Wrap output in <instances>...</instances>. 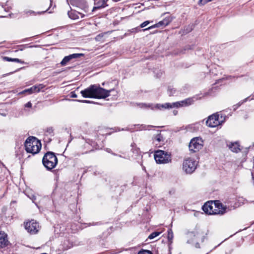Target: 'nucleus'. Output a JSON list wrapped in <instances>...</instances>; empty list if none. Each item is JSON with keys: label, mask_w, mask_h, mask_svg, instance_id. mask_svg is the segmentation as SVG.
Masks as SVG:
<instances>
[{"label": "nucleus", "mask_w": 254, "mask_h": 254, "mask_svg": "<svg viewBox=\"0 0 254 254\" xmlns=\"http://www.w3.org/2000/svg\"><path fill=\"white\" fill-rule=\"evenodd\" d=\"M197 163L194 159L188 158L184 160L183 169L187 174H191L196 168Z\"/></svg>", "instance_id": "nucleus-8"}, {"label": "nucleus", "mask_w": 254, "mask_h": 254, "mask_svg": "<svg viewBox=\"0 0 254 254\" xmlns=\"http://www.w3.org/2000/svg\"><path fill=\"white\" fill-rule=\"evenodd\" d=\"M203 146V140L199 137H194L191 139L189 144L190 151L196 152L201 149Z\"/></svg>", "instance_id": "nucleus-9"}, {"label": "nucleus", "mask_w": 254, "mask_h": 254, "mask_svg": "<svg viewBox=\"0 0 254 254\" xmlns=\"http://www.w3.org/2000/svg\"><path fill=\"white\" fill-rule=\"evenodd\" d=\"M164 140L165 138L161 133L157 134L153 138V143L156 145H158V147L161 146L163 144Z\"/></svg>", "instance_id": "nucleus-16"}, {"label": "nucleus", "mask_w": 254, "mask_h": 254, "mask_svg": "<svg viewBox=\"0 0 254 254\" xmlns=\"http://www.w3.org/2000/svg\"><path fill=\"white\" fill-rule=\"evenodd\" d=\"M138 30H139V27H136V28L135 29H132V30H135V31H137Z\"/></svg>", "instance_id": "nucleus-38"}, {"label": "nucleus", "mask_w": 254, "mask_h": 254, "mask_svg": "<svg viewBox=\"0 0 254 254\" xmlns=\"http://www.w3.org/2000/svg\"><path fill=\"white\" fill-rule=\"evenodd\" d=\"M253 169H254V168H253Z\"/></svg>", "instance_id": "nucleus-41"}, {"label": "nucleus", "mask_w": 254, "mask_h": 254, "mask_svg": "<svg viewBox=\"0 0 254 254\" xmlns=\"http://www.w3.org/2000/svg\"><path fill=\"white\" fill-rule=\"evenodd\" d=\"M106 151L107 152H108V153H112V150H111V149H110V148H106Z\"/></svg>", "instance_id": "nucleus-35"}, {"label": "nucleus", "mask_w": 254, "mask_h": 254, "mask_svg": "<svg viewBox=\"0 0 254 254\" xmlns=\"http://www.w3.org/2000/svg\"><path fill=\"white\" fill-rule=\"evenodd\" d=\"M154 159L158 164H166L171 161V154L165 151L158 150L155 152Z\"/></svg>", "instance_id": "nucleus-7"}, {"label": "nucleus", "mask_w": 254, "mask_h": 254, "mask_svg": "<svg viewBox=\"0 0 254 254\" xmlns=\"http://www.w3.org/2000/svg\"><path fill=\"white\" fill-rule=\"evenodd\" d=\"M161 232H154L152 233L151 234H150L148 237V239H153L154 238H156V237L158 236Z\"/></svg>", "instance_id": "nucleus-23"}, {"label": "nucleus", "mask_w": 254, "mask_h": 254, "mask_svg": "<svg viewBox=\"0 0 254 254\" xmlns=\"http://www.w3.org/2000/svg\"><path fill=\"white\" fill-rule=\"evenodd\" d=\"M0 114L2 116H4V117L6 116V113H0Z\"/></svg>", "instance_id": "nucleus-36"}, {"label": "nucleus", "mask_w": 254, "mask_h": 254, "mask_svg": "<svg viewBox=\"0 0 254 254\" xmlns=\"http://www.w3.org/2000/svg\"><path fill=\"white\" fill-rule=\"evenodd\" d=\"M187 236L188 238L187 243L194 244L195 247L196 248H200L199 243L197 242L198 239L200 238L201 242H203L205 238V237L202 235L201 231L198 229H195L193 231L188 232Z\"/></svg>", "instance_id": "nucleus-6"}, {"label": "nucleus", "mask_w": 254, "mask_h": 254, "mask_svg": "<svg viewBox=\"0 0 254 254\" xmlns=\"http://www.w3.org/2000/svg\"><path fill=\"white\" fill-rule=\"evenodd\" d=\"M176 92V90L171 86H169L168 88V93L170 96L173 95Z\"/></svg>", "instance_id": "nucleus-24"}, {"label": "nucleus", "mask_w": 254, "mask_h": 254, "mask_svg": "<svg viewBox=\"0 0 254 254\" xmlns=\"http://www.w3.org/2000/svg\"><path fill=\"white\" fill-rule=\"evenodd\" d=\"M112 154H113L114 155L118 156V155L116 154L115 153H112ZM118 156L121 158L123 157L121 155H118Z\"/></svg>", "instance_id": "nucleus-37"}, {"label": "nucleus", "mask_w": 254, "mask_h": 254, "mask_svg": "<svg viewBox=\"0 0 254 254\" xmlns=\"http://www.w3.org/2000/svg\"><path fill=\"white\" fill-rule=\"evenodd\" d=\"M45 11L36 12H35V11H34L33 10H32L25 9V10H24L23 11V13L24 15H25L27 16H35V15H36L37 14H40L42 13H43Z\"/></svg>", "instance_id": "nucleus-19"}, {"label": "nucleus", "mask_w": 254, "mask_h": 254, "mask_svg": "<svg viewBox=\"0 0 254 254\" xmlns=\"http://www.w3.org/2000/svg\"><path fill=\"white\" fill-rule=\"evenodd\" d=\"M187 49H192V48L190 46H187Z\"/></svg>", "instance_id": "nucleus-39"}, {"label": "nucleus", "mask_w": 254, "mask_h": 254, "mask_svg": "<svg viewBox=\"0 0 254 254\" xmlns=\"http://www.w3.org/2000/svg\"><path fill=\"white\" fill-rule=\"evenodd\" d=\"M25 150L28 153L37 154L41 148V144L35 137L30 136L25 142Z\"/></svg>", "instance_id": "nucleus-4"}, {"label": "nucleus", "mask_w": 254, "mask_h": 254, "mask_svg": "<svg viewBox=\"0 0 254 254\" xmlns=\"http://www.w3.org/2000/svg\"><path fill=\"white\" fill-rule=\"evenodd\" d=\"M53 130H54L52 127H49L46 129V132L50 134L53 132Z\"/></svg>", "instance_id": "nucleus-29"}, {"label": "nucleus", "mask_w": 254, "mask_h": 254, "mask_svg": "<svg viewBox=\"0 0 254 254\" xmlns=\"http://www.w3.org/2000/svg\"><path fill=\"white\" fill-rule=\"evenodd\" d=\"M137 254H152V253L148 250H143L139 252Z\"/></svg>", "instance_id": "nucleus-26"}, {"label": "nucleus", "mask_w": 254, "mask_h": 254, "mask_svg": "<svg viewBox=\"0 0 254 254\" xmlns=\"http://www.w3.org/2000/svg\"><path fill=\"white\" fill-rule=\"evenodd\" d=\"M25 228L30 234H35L39 231L40 227L39 224L36 221L32 220L25 223Z\"/></svg>", "instance_id": "nucleus-11"}, {"label": "nucleus", "mask_w": 254, "mask_h": 254, "mask_svg": "<svg viewBox=\"0 0 254 254\" xmlns=\"http://www.w3.org/2000/svg\"><path fill=\"white\" fill-rule=\"evenodd\" d=\"M28 197L32 200L33 202H35L36 200V196L35 195H31V196H28Z\"/></svg>", "instance_id": "nucleus-31"}, {"label": "nucleus", "mask_w": 254, "mask_h": 254, "mask_svg": "<svg viewBox=\"0 0 254 254\" xmlns=\"http://www.w3.org/2000/svg\"><path fill=\"white\" fill-rule=\"evenodd\" d=\"M193 98H188L186 100L176 102L172 103H166L164 104H145L139 103L138 105L141 108H150L151 110H162V109H169L173 108H179L183 106H187L190 105L194 103Z\"/></svg>", "instance_id": "nucleus-1"}, {"label": "nucleus", "mask_w": 254, "mask_h": 254, "mask_svg": "<svg viewBox=\"0 0 254 254\" xmlns=\"http://www.w3.org/2000/svg\"><path fill=\"white\" fill-rule=\"evenodd\" d=\"M14 202H15V201H11V203H14Z\"/></svg>", "instance_id": "nucleus-42"}, {"label": "nucleus", "mask_w": 254, "mask_h": 254, "mask_svg": "<svg viewBox=\"0 0 254 254\" xmlns=\"http://www.w3.org/2000/svg\"><path fill=\"white\" fill-rule=\"evenodd\" d=\"M202 209L207 214L221 215L230 210L228 207L224 205L219 200L207 201L203 205Z\"/></svg>", "instance_id": "nucleus-3"}, {"label": "nucleus", "mask_w": 254, "mask_h": 254, "mask_svg": "<svg viewBox=\"0 0 254 254\" xmlns=\"http://www.w3.org/2000/svg\"><path fill=\"white\" fill-rule=\"evenodd\" d=\"M150 22L149 21H145L144 22H143V23H142L140 25V28H143V27H145V26H146L147 25H148L149 23Z\"/></svg>", "instance_id": "nucleus-27"}, {"label": "nucleus", "mask_w": 254, "mask_h": 254, "mask_svg": "<svg viewBox=\"0 0 254 254\" xmlns=\"http://www.w3.org/2000/svg\"><path fill=\"white\" fill-rule=\"evenodd\" d=\"M77 101H78V102H82V103H92V101H89V100H77Z\"/></svg>", "instance_id": "nucleus-30"}, {"label": "nucleus", "mask_w": 254, "mask_h": 254, "mask_svg": "<svg viewBox=\"0 0 254 254\" xmlns=\"http://www.w3.org/2000/svg\"><path fill=\"white\" fill-rule=\"evenodd\" d=\"M70 97L71 98H76L77 97V95L75 94V92H71L70 93Z\"/></svg>", "instance_id": "nucleus-32"}, {"label": "nucleus", "mask_w": 254, "mask_h": 254, "mask_svg": "<svg viewBox=\"0 0 254 254\" xmlns=\"http://www.w3.org/2000/svg\"><path fill=\"white\" fill-rule=\"evenodd\" d=\"M229 148L233 152L238 153L240 151V145L237 142L231 143L228 145Z\"/></svg>", "instance_id": "nucleus-18"}, {"label": "nucleus", "mask_w": 254, "mask_h": 254, "mask_svg": "<svg viewBox=\"0 0 254 254\" xmlns=\"http://www.w3.org/2000/svg\"><path fill=\"white\" fill-rule=\"evenodd\" d=\"M8 241L7 235L3 232H0V248H4L8 245Z\"/></svg>", "instance_id": "nucleus-15"}, {"label": "nucleus", "mask_w": 254, "mask_h": 254, "mask_svg": "<svg viewBox=\"0 0 254 254\" xmlns=\"http://www.w3.org/2000/svg\"><path fill=\"white\" fill-rule=\"evenodd\" d=\"M32 107V104L30 102H28L25 105V107L31 108Z\"/></svg>", "instance_id": "nucleus-33"}, {"label": "nucleus", "mask_w": 254, "mask_h": 254, "mask_svg": "<svg viewBox=\"0 0 254 254\" xmlns=\"http://www.w3.org/2000/svg\"><path fill=\"white\" fill-rule=\"evenodd\" d=\"M45 87V86L42 84H39L38 85H36L32 86L31 88L26 89L20 92L19 94H31L34 93H38L43 88Z\"/></svg>", "instance_id": "nucleus-12"}, {"label": "nucleus", "mask_w": 254, "mask_h": 254, "mask_svg": "<svg viewBox=\"0 0 254 254\" xmlns=\"http://www.w3.org/2000/svg\"><path fill=\"white\" fill-rule=\"evenodd\" d=\"M112 90H106L99 85L94 84L81 91L80 93L84 98L104 99L109 96Z\"/></svg>", "instance_id": "nucleus-2"}, {"label": "nucleus", "mask_w": 254, "mask_h": 254, "mask_svg": "<svg viewBox=\"0 0 254 254\" xmlns=\"http://www.w3.org/2000/svg\"><path fill=\"white\" fill-rule=\"evenodd\" d=\"M108 0H101V1H102V2L104 4V5L106 6V7L108 6V4H107V2Z\"/></svg>", "instance_id": "nucleus-34"}, {"label": "nucleus", "mask_w": 254, "mask_h": 254, "mask_svg": "<svg viewBox=\"0 0 254 254\" xmlns=\"http://www.w3.org/2000/svg\"><path fill=\"white\" fill-rule=\"evenodd\" d=\"M171 21V19L170 17H166L163 20L159 21L158 23L151 26L147 28L144 29L143 31H146L154 28L159 27L162 26H166L168 25Z\"/></svg>", "instance_id": "nucleus-13"}, {"label": "nucleus", "mask_w": 254, "mask_h": 254, "mask_svg": "<svg viewBox=\"0 0 254 254\" xmlns=\"http://www.w3.org/2000/svg\"><path fill=\"white\" fill-rule=\"evenodd\" d=\"M250 98V97H248L247 98H246L244 100L243 102H240L238 104L235 105L233 106V109L234 110H236L239 106H241V104H242L244 102H246L247 100H248Z\"/></svg>", "instance_id": "nucleus-25"}, {"label": "nucleus", "mask_w": 254, "mask_h": 254, "mask_svg": "<svg viewBox=\"0 0 254 254\" xmlns=\"http://www.w3.org/2000/svg\"><path fill=\"white\" fill-rule=\"evenodd\" d=\"M104 36V34H100L96 36L95 40L97 41H100Z\"/></svg>", "instance_id": "nucleus-28"}, {"label": "nucleus", "mask_w": 254, "mask_h": 254, "mask_svg": "<svg viewBox=\"0 0 254 254\" xmlns=\"http://www.w3.org/2000/svg\"><path fill=\"white\" fill-rule=\"evenodd\" d=\"M173 237H174L172 229L170 228L168 230V236H167L168 240L170 243H172Z\"/></svg>", "instance_id": "nucleus-22"}, {"label": "nucleus", "mask_w": 254, "mask_h": 254, "mask_svg": "<svg viewBox=\"0 0 254 254\" xmlns=\"http://www.w3.org/2000/svg\"><path fill=\"white\" fill-rule=\"evenodd\" d=\"M43 165L48 170L54 168L58 163V158L53 152H47L42 159Z\"/></svg>", "instance_id": "nucleus-5"}, {"label": "nucleus", "mask_w": 254, "mask_h": 254, "mask_svg": "<svg viewBox=\"0 0 254 254\" xmlns=\"http://www.w3.org/2000/svg\"><path fill=\"white\" fill-rule=\"evenodd\" d=\"M102 1L101 0H100L98 1L97 2H96L95 1L94 2V5L95 6L93 7L92 9V11H95L97 9H99L102 8H104L106 7V6L104 5L103 3L102 2Z\"/></svg>", "instance_id": "nucleus-20"}, {"label": "nucleus", "mask_w": 254, "mask_h": 254, "mask_svg": "<svg viewBox=\"0 0 254 254\" xmlns=\"http://www.w3.org/2000/svg\"><path fill=\"white\" fill-rule=\"evenodd\" d=\"M83 56V54H73L67 56H65L61 61V64L62 66L65 65L67 63L72 59L79 58Z\"/></svg>", "instance_id": "nucleus-14"}, {"label": "nucleus", "mask_w": 254, "mask_h": 254, "mask_svg": "<svg viewBox=\"0 0 254 254\" xmlns=\"http://www.w3.org/2000/svg\"><path fill=\"white\" fill-rule=\"evenodd\" d=\"M223 122V121L220 120L219 115L216 113L209 116L206 124L209 127H214L221 125Z\"/></svg>", "instance_id": "nucleus-10"}, {"label": "nucleus", "mask_w": 254, "mask_h": 254, "mask_svg": "<svg viewBox=\"0 0 254 254\" xmlns=\"http://www.w3.org/2000/svg\"><path fill=\"white\" fill-rule=\"evenodd\" d=\"M67 14L70 18L74 20L77 19L80 17L81 18H83L85 16L84 14L75 10H71V11H68Z\"/></svg>", "instance_id": "nucleus-17"}, {"label": "nucleus", "mask_w": 254, "mask_h": 254, "mask_svg": "<svg viewBox=\"0 0 254 254\" xmlns=\"http://www.w3.org/2000/svg\"><path fill=\"white\" fill-rule=\"evenodd\" d=\"M3 59L4 61H7V62H14L16 63H19L21 64H24V62L21 60L17 58H11L7 57H4L3 58Z\"/></svg>", "instance_id": "nucleus-21"}, {"label": "nucleus", "mask_w": 254, "mask_h": 254, "mask_svg": "<svg viewBox=\"0 0 254 254\" xmlns=\"http://www.w3.org/2000/svg\"><path fill=\"white\" fill-rule=\"evenodd\" d=\"M177 112V111H174V115H176Z\"/></svg>", "instance_id": "nucleus-40"}]
</instances>
